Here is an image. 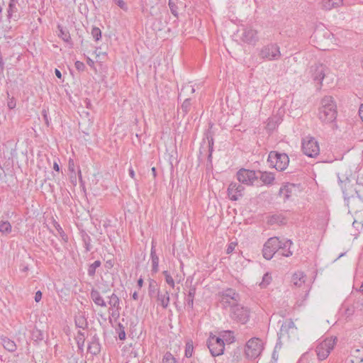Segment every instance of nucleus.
<instances>
[{
	"mask_svg": "<svg viewBox=\"0 0 363 363\" xmlns=\"http://www.w3.org/2000/svg\"><path fill=\"white\" fill-rule=\"evenodd\" d=\"M337 115V106L333 98L330 96H324L318 108V119L325 124L333 123L335 121Z\"/></svg>",
	"mask_w": 363,
	"mask_h": 363,
	"instance_id": "nucleus-1",
	"label": "nucleus"
},
{
	"mask_svg": "<svg viewBox=\"0 0 363 363\" xmlns=\"http://www.w3.org/2000/svg\"><path fill=\"white\" fill-rule=\"evenodd\" d=\"M267 162L269 167L275 168L278 171H284L289 163V156L286 153H280L277 151H271L269 153Z\"/></svg>",
	"mask_w": 363,
	"mask_h": 363,
	"instance_id": "nucleus-2",
	"label": "nucleus"
},
{
	"mask_svg": "<svg viewBox=\"0 0 363 363\" xmlns=\"http://www.w3.org/2000/svg\"><path fill=\"white\" fill-rule=\"evenodd\" d=\"M230 318L241 324H245L250 319V311L247 307L235 303L230 306Z\"/></svg>",
	"mask_w": 363,
	"mask_h": 363,
	"instance_id": "nucleus-3",
	"label": "nucleus"
},
{
	"mask_svg": "<svg viewBox=\"0 0 363 363\" xmlns=\"http://www.w3.org/2000/svg\"><path fill=\"white\" fill-rule=\"evenodd\" d=\"M281 55L279 47L277 43H269L264 45L259 52V58L267 61L277 60L281 57Z\"/></svg>",
	"mask_w": 363,
	"mask_h": 363,
	"instance_id": "nucleus-4",
	"label": "nucleus"
},
{
	"mask_svg": "<svg viewBox=\"0 0 363 363\" xmlns=\"http://www.w3.org/2000/svg\"><path fill=\"white\" fill-rule=\"evenodd\" d=\"M263 350L262 341L257 337L251 338L247 341L245 346V354L251 359L258 357Z\"/></svg>",
	"mask_w": 363,
	"mask_h": 363,
	"instance_id": "nucleus-5",
	"label": "nucleus"
},
{
	"mask_svg": "<svg viewBox=\"0 0 363 363\" xmlns=\"http://www.w3.org/2000/svg\"><path fill=\"white\" fill-rule=\"evenodd\" d=\"M336 340V337H331L325 338L317 345L315 352L320 360H324L328 357L329 354L334 348Z\"/></svg>",
	"mask_w": 363,
	"mask_h": 363,
	"instance_id": "nucleus-6",
	"label": "nucleus"
},
{
	"mask_svg": "<svg viewBox=\"0 0 363 363\" xmlns=\"http://www.w3.org/2000/svg\"><path fill=\"white\" fill-rule=\"evenodd\" d=\"M302 151L304 155L309 157H315L319 155L320 148L317 140L310 136L302 140Z\"/></svg>",
	"mask_w": 363,
	"mask_h": 363,
	"instance_id": "nucleus-7",
	"label": "nucleus"
},
{
	"mask_svg": "<svg viewBox=\"0 0 363 363\" xmlns=\"http://www.w3.org/2000/svg\"><path fill=\"white\" fill-rule=\"evenodd\" d=\"M281 246V241L277 237L270 238L264 243L262 253L263 257L267 259H271L276 252H278Z\"/></svg>",
	"mask_w": 363,
	"mask_h": 363,
	"instance_id": "nucleus-8",
	"label": "nucleus"
},
{
	"mask_svg": "<svg viewBox=\"0 0 363 363\" xmlns=\"http://www.w3.org/2000/svg\"><path fill=\"white\" fill-rule=\"evenodd\" d=\"M207 346L213 357H217L223 354L225 345L221 337L211 335L207 340Z\"/></svg>",
	"mask_w": 363,
	"mask_h": 363,
	"instance_id": "nucleus-9",
	"label": "nucleus"
},
{
	"mask_svg": "<svg viewBox=\"0 0 363 363\" xmlns=\"http://www.w3.org/2000/svg\"><path fill=\"white\" fill-rule=\"evenodd\" d=\"M297 333V328L291 319L285 320L281 324L279 332L278 333L279 338L287 337L290 339L294 337Z\"/></svg>",
	"mask_w": 363,
	"mask_h": 363,
	"instance_id": "nucleus-10",
	"label": "nucleus"
},
{
	"mask_svg": "<svg viewBox=\"0 0 363 363\" xmlns=\"http://www.w3.org/2000/svg\"><path fill=\"white\" fill-rule=\"evenodd\" d=\"M237 179L239 182L246 185H253L254 182L259 179L256 172L246 169H241L237 172Z\"/></svg>",
	"mask_w": 363,
	"mask_h": 363,
	"instance_id": "nucleus-11",
	"label": "nucleus"
},
{
	"mask_svg": "<svg viewBox=\"0 0 363 363\" xmlns=\"http://www.w3.org/2000/svg\"><path fill=\"white\" fill-rule=\"evenodd\" d=\"M240 31V40L242 43L248 45H255L258 42L259 37L257 30L251 27H245Z\"/></svg>",
	"mask_w": 363,
	"mask_h": 363,
	"instance_id": "nucleus-12",
	"label": "nucleus"
},
{
	"mask_svg": "<svg viewBox=\"0 0 363 363\" xmlns=\"http://www.w3.org/2000/svg\"><path fill=\"white\" fill-rule=\"evenodd\" d=\"M245 188L239 183L231 182L228 188V195L230 200L238 201L242 197Z\"/></svg>",
	"mask_w": 363,
	"mask_h": 363,
	"instance_id": "nucleus-13",
	"label": "nucleus"
},
{
	"mask_svg": "<svg viewBox=\"0 0 363 363\" xmlns=\"http://www.w3.org/2000/svg\"><path fill=\"white\" fill-rule=\"evenodd\" d=\"M156 298L157 304L160 306L162 308L166 309L170 301L169 291L166 289L161 290L160 292H157V294L154 297Z\"/></svg>",
	"mask_w": 363,
	"mask_h": 363,
	"instance_id": "nucleus-14",
	"label": "nucleus"
},
{
	"mask_svg": "<svg viewBox=\"0 0 363 363\" xmlns=\"http://www.w3.org/2000/svg\"><path fill=\"white\" fill-rule=\"evenodd\" d=\"M101 349V345L99 337L96 334H94L89 342L87 351L92 355H97L100 353Z\"/></svg>",
	"mask_w": 363,
	"mask_h": 363,
	"instance_id": "nucleus-15",
	"label": "nucleus"
},
{
	"mask_svg": "<svg viewBox=\"0 0 363 363\" xmlns=\"http://www.w3.org/2000/svg\"><path fill=\"white\" fill-rule=\"evenodd\" d=\"M221 297V301L230 303V300L238 301L240 299V295L234 289L228 288L223 291L220 292Z\"/></svg>",
	"mask_w": 363,
	"mask_h": 363,
	"instance_id": "nucleus-16",
	"label": "nucleus"
},
{
	"mask_svg": "<svg viewBox=\"0 0 363 363\" xmlns=\"http://www.w3.org/2000/svg\"><path fill=\"white\" fill-rule=\"evenodd\" d=\"M326 69L327 68L323 65H317L315 67H312L311 72L313 80L318 81L321 84L325 78Z\"/></svg>",
	"mask_w": 363,
	"mask_h": 363,
	"instance_id": "nucleus-17",
	"label": "nucleus"
},
{
	"mask_svg": "<svg viewBox=\"0 0 363 363\" xmlns=\"http://www.w3.org/2000/svg\"><path fill=\"white\" fill-rule=\"evenodd\" d=\"M321 8L326 11H330L333 9H337L340 7L342 4V0H322L321 1Z\"/></svg>",
	"mask_w": 363,
	"mask_h": 363,
	"instance_id": "nucleus-18",
	"label": "nucleus"
},
{
	"mask_svg": "<svg viewBox=\"0 0 363 363\" xmlns=\"http://www.w3.org/2000/svg\"><path fill=\"white\" fill-rule=\"evenodd\" d=\"M90 297L94 303L101 307H106V303L104 298L101 296L99 291L95 289H92L90 292Z\"/></svg>",
	"mask_w": 363,
	"mask_h": 363,
	"instance_id": "nucleus-19",
	"label": "nucleus"
},
{
	"mask_svg": "<svg viewBox=\"0 0 363 363\" xmlns=\"http://www.w3.org/2000/svg\"><path fill=\"white\" fill-rule=\"evenodd\" d=\"M280 240L281 241V246L279 250H281L282 251L280 255L284 257L291 256L293 252L290 250V247L293 245L292 241L287 239H283Z\"/></svg>",
	"mask_w": 363,
	"mask_h": 363,
	"instance_id": "nucleus-20",
	"label": "nucleus"
},
{
	"mask_svg": "<svg viewBox=\"0 0 363 363\" xmlns=\"http://www.w3.org/2000/svg\"><path fill=\"white\" fill-rule=\"evenodd\" d=\"M260 176L259 178L265 185H272L275 179L274 174L268 172H259Z\"/></svg>",
	"mask_w": 363,
	"mask_h": 363,
	"instance_id": "nucleus-21",
	"label": "nucleus"
},
{
	"mask_svg": "<svg viewBox=\"0 0 363 363\" xmlns=\"http://www.w3.org/2000/svg\"><path fill=\"white\" fill-rule=\"evenodd\" d=\"M150 257L152 261V272L153 273H157L158 272L159 267V257L156 255L155 249L153 244L152 245L151 247Z\"/></svg>",
	"mask_w": 363,
	"mask_h": 363,
	"instance_id": "nucleus-22",
	"label": "nucleus"
},
{
	"mask_svg": "<svg viewBox=\"0 0 363 363\" xmlns=\"http://www.w3.org/2000/svg\"><path fill=\"white\" fill-rule=\"evenodd\" d=\"M108 298H109V301H108V303L110 306L108 310L121 309V307L120 306V299L116 294L113 293L110 296H108Z\"/></svg>",
	"mask_w": 363,
	"mask_h": 363,
	"instance_id": "nucleus-23",
	"label": "nucleus"
},
{
	"mask_svg": "<svg viewBox=\"0 0 363 363\" xmlns=\"http://www.w3.org/2000/svg\"><path fill=\"white\" fill-rule=\"evenodd\" d=\"M196 294V287L195 286H191L188 294L185 298V302L188 307L190 308H193L194 306V299Z\"/></svg>",
	"mask_w": 363,
	"mask_h": 363,
	"instance_id": "nucleus-24",
	"label": "nucleus"
},
{
	"mask_svg": "<svg viewBox=\"0 0 363 363\" xmlns=\"http://www.w3.org/2000/svg\"><path fill=\"white\" fill-rule=\"evenodd\" d=\"M220 337L223 340L224 345L225 343L230 344L235 341V337L233 332L230 330L223 331L220 333Z\"/></svg>",
	"mask_w": 363,
	"mask_h": 363,
	"instance_id": "nucleus-25",
	"label": "nucleus"
},
{
	"mask_svg": "<svg viewBox=\"0 0 363 363\" xmlns=\"http://www.w3.org/2000/svg\"><path fill=\"white\" fill-rule=\"evenodd\" d=\"M160 291L161 290L158 288L156 281L150 279L148 286V295L150 297L154 298L157 294V292H160Z\"/></svg>",
	"mask_w": 363,
	"mask_h": 363,
	"instance_id": "nucleus-26",
	"label": "nucleus"
},
{
	"mask_svg": "<svg viewBox=\"0 0 363 363\" xmlns=\"http://www.w3.org/2000/svg\"><path fill=\"white\" fill-rule=\"evenodd\" d=\"M306 276L301 272L295 273L292 277V282L295 286H301L305 282Z\"/></svg>",
	"mask_w": 363,
	"mask_h": 363,
	"instance_id": "nucleus-27",
	"label": "nucleus"
},
{
	"mask_svg": "<svg viewBox=\"0 0 363 363\" xmlns=\"http://www.w3.org/2000/svg\"><path fill=\"white\" fill-rule=\"evenodd\" d=\"M4 347L9 352H14L16 350V345L14 341L8 337L1 338Z\"/></svg>",
	"mask_w": 363,
	"mask_h": 363,
	"instance_id": "nucleus-28",
	"label": "nucleus"
},
{
	"mask_svg": "<svg viewBox=\"0 0 363 363\" xmlns=\"http://www.w3.org/2000/svg\"><path fill=\"white\" fill-rule=\"evenodd\" d=\"M339 184L341 186V189L342 190L343 194H344V199L345 200L347 201V206H349V200L352 199L354 200L355 199L354 196L352 194L351 196H348L347 194L345 191V188L347 185H350V182L347 179L345 181H342L340 177H338Z\"/></svg>",
	"mask_w": 363,
	"mask_h": 363,
	"instance_id": "nucleus-29",
	"label": "nucleus"
},
{
	"mask_svg": "<svg viewBox=\"0 0 363 363\" xmlns=\"http://www.w3.org/2000/svg\"><path fill=\"white\" fill-rule=\"evenodd\" d=\"M12 231V226L7 220L0 221V232L5 235H9Z\"/></svg>",
	"mask_w": 363,
	"mask_h": 363,
	"instance_id": "nucleus-30",
	"label": "nucleus"
},
{
	"mask_svg": "<svg viewBox=\"0 0 363 363\" xmlns=\"http://www.w3.org/2000/svg\"><path fill=\"white\" fill-rule=\"evenodd\" d=\"M76 341L77 344V347L79 351L82 352L84 350V342H85V335L84 333L82 331H79L77 333V335L76 336Z\"/></svg>",
	"mask_w": 363,
	"mask_h": 363,
	"instance_id": "nucleus-31",
	"label": "nucleus"
},
{
	"mask_svg": "<svg viewBox=\"0 0 363 363\" xmlns=\"http://www.w3.org/2000/svg\"><path fill=\"white\" fill-rule=\"evenodd\" d=\"M101 262L100 260H96L94 263L91 264L87 270L88 275L91 277H94L96 274L97 268L101 267Z\"/></svg>",
	"mask_w": 363,
	"mask_h": 363,
	"instance_id": "nucleus-32",
	"label": "nucleus"
},
{
	"mask_svg": "<svg viewBox=\"0 0 363 363\" xmlns=\"http://www.w3.org/2000/svg\"><path fill=\"white\" fill-rule=\"evenodd\" d=\"M60 34L58 35L65 42L72 43L71 36L67 30L63 29L60 26H58Z\"/></svg>",
	"mask_w": 363,
	"mask_h": 363,
	"instance_id": "nucleus-33",
	"label": "nucleus"
},
{
	"mask_svg": "<svg viewBox=\"0 0 363 363\" xmlns=\"http://www.w3.org/2000/svg\"><path fill=\"white\" fill-rule=\"evenodd\" d=\"M75 325L77 328L84 330L87 327L88 323L83 315H79L75 318Z\"/></svg>",
	"mask_w": 363,
	"mask_h": 363,
	"instance_id": "nucleus-34",
	"label": "nucleus"
},
{
	"mask_svg": "<svg viewBox=\"0 0 363 363\" xmlns=\"http://www.w3.org/2000/svg\"><path fill=\"white\" fill-rule=\"evenodd\" d=\"M352 358L351 359L352 363H362L363 362V353L359 350H355L352 354Z\"/></svg>",
	"mask_w": 363,
	"mask_h": 363,
	"instance_id": "nucleus-35",
	"label": "nucleus"
},
{
	"mask_svg": "<svg viewBox=\"0 0 363 363\" xmlns=\"http://www.w3.org/2000/svg\"><path fill=\"white\" fill-rule=\"evenodd\" d=\"M18 11L17 4H9L7 9V18L8 19H11L13 18V15L16 13Z\"/></svg>",
	"mask_w": 363,
	"mask_h": 363,
	"instance_id": "nucleus-36",
	"label": "nucleus"
},
{
	"mask_svg": "<svg viewBox=\"0 0 363 363\" xmlns=\"http://www.w3.org/2000/svg\"><path fill=\"white\" fill-rule=\"evenodd\" d=\"M82 240H83V243H84V246L85 247L86 252H89L92 248V246L91 244V239L90 236L87 234L83 235Z\"/></svg>",
	"mask_w": 363,
	"mask_h": 363,
	"instance_id": "nucleus-37",
	"label": "nucleus"
},
{
	"mask_svg": "<svg viewBox=\"0 0 363 363\" xmlns=\"http://www.w3.org/2000/svg\"><path fill=\"white\" fill-rule=\"evenodd\" d=\"M116 331L118 334L119 340H125L126 335H125V327L121 323H119L118 324V327L116 328Z\"/></svg>",
	"mask_w": 363,
	"mask_h": 363,
	"instance_id": "nucleus-38",
	"label": "nucleus"
},
{
	"mask_svg": "<svg viewBox=\"0 0 363 363\" xmlns=\"http://www.w3.org/2000/svg\"><path fill=\"white\" fill-rule=\"evenodd\" d=\"M31 337L32 340L35 342L41 341L43 339V333L41 332V330L35 328L32 331Z\"/></svg>",
	"mask_w": 363,
	"mask_h": 363,
	"instance_id": "nucleus-39",
	"label": "nucleus"
},
{
	"mask_svg": "<svg viewBox=\"0 0 363 363\" xmlns=\"http://www.w3.org/2000/svg\"><path fill=\"white\" fill-rule=\"evenodd\" d=\"M191 106V98H186L181 106L182 111L184 115L189 113V111H190Z\"/></svg>",
	"mask_w": 363,
	"mask_h": 363,
	"instance_id": "nucleus-40",
	"label": "nucleus"
},
{
	"mask_svg": "<svg viewBox=\"0 0 363 363\" xmlns=\"http://www.w3.org/2000/svg\"><path fill=\"white\" fill-rule=\"evenodd\" d=\"M189 91L191 94H194L195 92V89L192 85L186 84L184 86L179 94L178 99H179L182 94H185L186 92Z\"/></svg>",
	"mask_w": 363,
	"mask_h": 363,
	"instance_id": "nucleus-41",
	"label": "nucleus"
},
{
	"mask_svg": "<svg viewBox=\"0 0 363 363\" xmlns=\"http://www.w3.org/2000/svg\"><path fill=\"white\" fill-rule=\"evenodd\" d=\"M272 281V277L269 273L264 274L262 277V281L259 284L261 288H266Z\"/></svg>",
	"mask_w": 363,
	"mask_h": 363,
	"instance_id": "nucleus-42",
	"label": "nucleus"
},
{
	"mask_svg": "<svg viewBox=\"0 0 363 363\" xmlns=\"http://www.w3.org/2000/svg\"><path fill=\"white\" fill-rule=\"evenodd\" d=\"M91 33L96 41H99L101 38V31L98 27H93Z\"/></svg>",
	"mask_w": 363,
	"mask_h": 363,
	"instance_id": "nucleus-43",
	"label": "nucleus"
},
{
	"mask_svg": "<svg viewBox=\"0 0 363 363\" xmlns=\"http://www.w3.org/2000/svg\"><path fill=\"white\" fill-rule=\"evenodd\" d=\"M163 274L164 276L167 284H168L171 287L174 288L175 283L170 274L167 271H164Z\"/></svg>",
	"mask_w": 363,
	"mask_h": 363,
	"instance_id": "nucleus-44",
	"label": "nucleus"
},
{
	"mask_svg": "<svg viewBox=\"0 0 363 363\" xmlns=\"http://www.w3.org/2000/svg\"><path fill=\"white\" fill-rule=\"evenodd\" d=\"M162 363H176V359L170 352H167L163 357Z\"/></svg>",
	"mask_w": 363,
	"mask_h": 363,
	"instance_id": "nucleus-45",
	"label": "nucleus"
},
{
	"mask_svg": "<svg viewBox=\"0 0 363 363\" xmlns=\"http://www.w3.org/2000/svg\"><path fill=\"white\" fill-rule=\"evenodd\" d=\"M207 140L208 143V160L211 158L212 152L213 151V138L212 136L207 135Z\"/></svg>",
	"mask_w": 363,
	"mask_h": 363,
	"instance_id": "nucleus-46",
	"label": "nucleus"
},
{
	"mask_svg": "<svg viewBox=\"0 0 363 363\" xmlns=\"http://www.w3.org/2000/svg\"><path fill=\"white\" fill-rule=\"evenodd\" d=\"M55 228H56L57 231L58 232V233L60 234V235L62 238V239L65 242H67V240H68L67 235L65 234V233L64 232L63 229L62 228V227L58 223H56Z\"/></svg>",
	"mask_w": 363,
	"mask_h": 363,
	"instance_id": "nucleus-47",
	"label": "nucleus"
},
{
	"mask_svg": "<svg viewBox=\"0 0 363 363\" xmlns=\"http://www.w3.org/2000/svg\"><path fill=\"white\" fill-rule=\"evenodd\" d=\"M193 352H194L193 345L191 343H187L186 345V348H185V357L187 358L191 357L192 356Z\"/></svg>",
	"mask_w": 363,
	"mask_h": 363,
	"instance_id": "nucleus-48",
	"label": "nucleus"
},
{
	"mask_svg": "<svg viewBox=\"0 0 363 363\" xmlns=\"http://www.w3.org/2000/svg\"><path fill=\"white\" fill-rule=\"evenodd\" d=\"M169 7L170 9L171 13L174 16H177V5L172 1L169 0L168 2Z\"/></svg>",
	"mask_w": 363,
	"mask_h": 363,
	"instance_id": "nucleus-49",
	"label": "nucleus"
},
{
	"mask_svg": "<svg viewBox=\"0 0 363 363\" xmlns=\"http://www.w3.org/2000/svg\"><path fill=\"white\" fill-rule=\"evenodd\" d=\"M113 2L123 11L128 10V6L123 0H113Z\"/></svg>",
	"mask_w": 363,
	"mask_h": 363,
	"instance_id": "nucleus-50",
	"label": "nucleus"
},
{
	"mask_svg": "<svg viewBox=\"0 0 363 363\" xmlns=\"http://www.w3.org/2000/svg\"><path fill=\"white\" fill-rule=\"evenodd\" d=\"M48 111L45 108H43V111H42V116L43 117V119L45 121V124L47 125V126H49L50 125V119L48 118Z\"/></svg>",
	"mask_w": 363,
	"mask_h": 363,
	"instance_id": "nucleus-51",
	"label": "nucleus"
},
{
	"mask_svg": "<svg viewBox=\"0 0 363 363\" xmlns=\"http://www.w3.org/2000/svg\"><path fill=\"white\" fill-rule=\"evenodd\" d=\"M120 310L121 309H111L108 310L109 313H111V315L114 318H118L120 315Z\"/></svg>",
	"mask_w": 363,
	"mask_h": 363,
	"instance_id": "nucleus-52",
	"label": "nucleus"
},
{
	"mask_svg": "<svg viewBox=\"0 0 363 363\" xmlns=\"http://www.w3.org/2000/svg\"><path fill=\"white\" fill-rule=\"evenodd\" d=\"M7 106L9 109H13L16 107V103L13 97L9 99L7 103Z\"/></svg>",
	"mask_w": 363,
	"mask_h": 363,
	"instance_id": "nucleus-53",
	"label": "nucleus"
},
{
	"mask_svg": "<svg viewBox=\"0 0 363 363\" xmlns=\"http://www.w3.org/2000/svg\"><path fill=\"white\" fill-rule=\"evenodd\" d=\"M288 185L287 190H285V194H284V200L288 199L290 197L291 190L293 187L292 184H287Z\"/></svg>",
	"mask_w": 363,
	"mask_h": 363,
	"instance_id": "nucleus-54",
	"label": "nucleus"
},
{
	"mask_svg": "<svg viewBox=\"0 0 363 363\" xmlns=\"http://www.w3.org/2000/svg\"><path fill=\"white\" fill-rule=\"evenodd\" d=\"M236 245L237 244L235 242H230L227 247L226 253L230 254L231 252H233V250H235Z\"/></svg>",
	"mask_w": 363,
	"mask_h": 363,
	"instance_id": "nucleus-55",
	"label": "nucleus"
},
{
	"mask_svg": "<svg viewBox=\"0 0 363 363\" xmlns=\"http://www.w3.org/2000/svg\"><path fill=\"white\" fill-rule=\"evenodd\" d=\"M75 67L77 68V69H78L79 71H82L84 69L85 65L83 62H82L80 61H77L75 62Z\"/></svg>",
	"mask_w": 363,
	"mask_h": 363,
	"instance_id": "nucleus-56",
	"label": "nucleus"
},
{
	"mask_svg": "<svg viewBox=\"0 0 363 363\" xmlns=\"http://www.w3.org/2000/svg\"><path fill=\"white\" fill-rule=\"evenodd\" d=\"M355 194L360 201H363V187L360 189L355 190Z\"/></svg>",
	"mask_w": 363,
	"mask_h": 363,
	"instance_id": "nucleus-57",
	"label": "nucleus"
},
{
	"mask_svg": "<svg viewBox=\"0 0 363 363\" xmlns=\"http://www.w3.org/2000/svg\"><path fill=\"white\" fill-rule=\"evenodd\" d=\"M278 357L279 354L277 352L274 350L272 352L271 363H276L278 360Z\"/></svg>",
	"mask_w": 363,
	"mask_h": 363,
	"instance_id": "nucleus-58",
	"label": "nucleus"
},
{
	"mask_svg": "<svg viewBox=\"0 0 363 363\" xmlns=\"http://www.w3.org/2000/svg\"><path fill=\"white\" fill-rule=\"evenodd\" d=\"M42 298V292L40 291H38L35 294V301L36 302H39Z\"/></svg>",
	"mask_w": 363,
	"mask_h": 363,
	"instance_id": "nucleus-59",
	"label": "nucleus"
},
{
	"mask_svg": "<svg viewBox=\"0 0 363 363\" xmlns=\"http://www.w3.org/2000/svg\"><path fill=\"white\" fill-rule=\"evenodd\" d=\"M287 187H288V185H284L283 186H281L279 191V196H284V194H285V190H287Z\"/></svg>",
	"mask_w": 363,
	"mask_h": 363,
	"instance_id": "nucleus-60",
	"label": "nucleus"
},
{
	"mask_svg": "<svg viewBox=\"0 0 363 363\" xmlns=\"http://www.w3.org/2000/svg\"><path fill=\"white\" fill-rule=\"evenodd\" d=\"M128 173H129V175L130 177L133 179H135V172L133 169L132 167H130L129 169H128Z\"/></svg>",
	"mask_w": 363,
	"mask_h": 363,
	"instance_id": "nucleus-61",
	"label": "nucleus"
},
{
	"mask_svg": "<svg viewBox=\"0 0 363 363\" xmlns=\"http://www.w3.org/2000/svg\"><path fill=\"white\" fill-rule=\"evenodd\" d=\"M359 117L361 118V119L363 121V104L359 107Z\"/></svg>",
	"mask_w": 363,
	"mask_h": 363,
	"instance_id": "nucleus-62",
	"label": "nucleus"
},
{
	"mask_svg": "<svg viewBox=\"0 0 363 363\" xmlns=\"http://www.w3.org/2000/svg\"><path fill=\"white\" fill-rule=\"evenodd\" d=\"M86 62L90 67H93L94 65V60H92L90 57H86Z\"/></svg>",
	"mask_w": 363,
	"mask_h": 363,
	"instance_id": "nucleus-63",
	"label": "nucleus"
},
{
	"mask_svg": "<svg viewBox=\"0 0 363 363\" xmlns=\"http://www.w3.org/2000/svg\"><path fill=\"white\" fill-rule=\"evenodd\" d=\"M55 73L56 77H57L58 79H62V73H61V72H60L59 69H55Z\"/></svg>",
	"mask_w": 363,
	"mask_h": 363,
	"instance_id": "nucleus-64",
	"label": "nucleus"
}]
</instances>
